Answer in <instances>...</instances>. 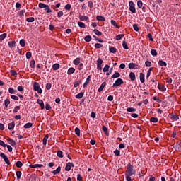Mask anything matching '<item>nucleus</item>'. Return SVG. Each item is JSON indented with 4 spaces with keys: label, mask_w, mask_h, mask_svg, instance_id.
<instances>
[{
    "label": "nucleus",
    "mask_w": 181,
    "mask_h": 181,
    "mask_svg": "<svg viewBox=\"0 0 181 181\" xmlns=\"http://www.w3.org/2000/svg\"><path fill=\"white\" fill-rule=\"evenodd\" d=\"M136 171L134 169V165L131 163H129L127 165V170L125 171V175L127 176H132L133 175H135Z\"/></svg>",
    "instance_id": "1"
},
{
    "label": "nucleus",
    "mask_w": 181,
    "mask_h": 181,
    "mask_svg": "<svg viewBox=\"0 0 181 181\" xmlns=\"http://www.w3.org/2000/svg\"><path fill=\"white\" fill-rule=\"evenodd\" d=\"M38 6L42 9H45L47 13H52V12H53V11L49 7V5L45 4L43 3H39Z\"/></svg>",
    "instance_id": "2"
},
{
    "label": "nucleus",
    "mask_w": 181,
    "mask_h": 181,
    "mask_svg": "<svg viewBox=\"0 0 181 181\" xmlns=\"http://www.w3.org/2000/svg\"><path fill=\"white\" fill-rule=\"evenodd\" d=\"M33 88L35 91H37L38 94H42V88H40V85L37 82L33 83Z\"/></svg>",
    "instance_id": "3"
},
{
    "label": "nucleus",
    "mask_w": 181,
    "mask_h": 181,
    "mask_svg": "<svg viewBox=\"0 0 181 181\" xmlns=\"http://www.w3.org/2000/svg\"><path fill=\"white\" fill-rule=\"evenodd\" d=\"M129 6L130 12H132V13H136V9L135 8V4L134 3V1H129Z\"/></svg>",
    "instance_id": "4"
},
{
    "label": "nucleus",
    "mask_w": 181,
    "mask_h": 181,
    "mask_svg": "<svg viewBox=\"0 0 181 181\" xmlns=\"http://www.w3.org/2000/svg\"><path fill=\"white\" fill-rule=\"evenodd\" d=\"M121 84H124V80L119 78L113 83L112 87H119V86H121Z\"/></svg>",
    "instance_id": "5"
},
{
    "label": "nucleus",
    "mask_w": 181,
    "mask_h": 181,
    "mask_svg": "<svg viewBox=\"0 0 181 181\" xmlns=\"http://www.w3.org/2000/svg\"><path fill=\"white\" fill-rule=\"evenodd\" d=\"M0 156H1V158H2V159H4L5 163H6V165H11V162L9 161V158H8V156H6V155H5V153H1Z\"/></svg>",
    "instance_id": "6"
},
{
    "label": "nucleus",
    "mask_w": 181,
    "mask_h": 181,
    "mask_svg": "<svg viewBox=\"0 0 181 181\" xmlns=\"http://www.w3.org/2000/svg\"><path fill=\"white\" fill-rule=\"evenodd\" d=\"M129 77L132 81H135L136 76L134 72H130Z\"/></svg>",
    "instance_id": "7"
},
{
    "label": "nucleus",
    "mask_w": 181,
    "mask_h": 181,
    "mask_svg": "<svg viewBox=\"0 0 181 181\" xmlns=\"http://www.w3.org/2000/svg\"><path fill=\"white\" fill-rule=\"evenodd\" d=\"M90 78H91V76H88L85 81V83H83V88H86V87H87V86L88 85V83H90Z\"/></svg>",
    "instance_id": "8"
},
{
    "label": "nucleus",
    "mask_w": 181,
    "mask_h": 181,
    "mask_svg": "<svg viewBox=\"0 0 181 181\" xmlns=\"http://www.w3.org/2000/svg\"><path fill=\"white\" fill-rule=\"evenodd\" d=\"M62 170V167L59 166L56 170L52 171L53 175H58V173H60V171Z\"/></svg>",
    "instance_id": "9"
},
{
    "label": "nucleus",
    "mask_w": 181,
    "mask_h": 181,
    "mask_svg": "<svg viewBox=\"0 0 181 181\" xmlns=\"http://www.w3.org/2000/svg\"><path fill=\"white\" fill-rule=\"evenodd\" d=\"M158 64L159 66H160L161 67H166V66H168V64H166L165 62L163 61V60H159L158 61Z\"/></svg>",
    "instance_id": "10"
},
{
    "label": "nucleus",
    "mask_w": 181,
    "mask_h": 181,
    "mask_svg": "<svg viewBox=\"0 0 181 181\" xmlns=\"http://www.w3.org/2000/svg\"><path fill=\"white\" fill-rule=\"evenodd\" d=\"M107 83L105 82H103L101 86H100V88H98V93H101V91H103L104 90V87H105V85Z\"/></svg>",
    "instance_id": "11"
},
{
    "label": "nucleus",
    "mask_w": 181,
    "mask_h": 181,
    "mask_svg": "<svg viewBox=\"0 0 181 181\" xmlns=\"http://www.w3.org/2000/svg\"><path fill=\"white\" fill-rule=\"evenodd\" d=\"M139 78L141 83H145V74L144 73H140Z\"/></svg>",
    "instance_id": "12"
},
{
    "label": "nucleus",
    "mask_w": 181,
    "mask_h": 181,
    "mask_svg": "<svg viewBox=\"0 0 181 181\" xmlns=\"http://www.w3.org/2000/svg\"><path fill=\"white\" fill-rule=\"evenodd\" d=\"M47 139H49V134L45 136L42 140L43 145H46L47 144Z\"/></svg>",
    "instance_id": "13"
},
{
    "label": "nucleus",
    "mask_w": 181,
    "mask_h": 181,
    "mask_svg": "<svg viewBox=\"0 0 181 181\" xmlns=\"http://www.w3.org/2000/svg\"><path fill=\"white\" fill-rule=\"evenodd\" d=\"M79 19L80 21H88V17L86 16L79 15Z\"/></svg>",
    "instance_id": "14"
},
{
    "label": "nucleus",
    "mask_w": 181,
    "mask_h": 181,
    "mask_svg": "<svg viewBox=\"0 0 181 181\" xmlns=\"http://www.w3.org/2000/svg\"><path fill=\"white\" fill-rule=\"evenodd\" d=\"M30 168H43V165H42V164L30 165Z\"/></svg>",
    "instance_id": "15"
},
{
    "label": "nucleus",
    "mask_w": 181,
    "mask_h": 181,
    "mask_svg": "<svg viewBox=\"0 0 181 181\" xmlns=\"http://www.w3.org/2000/svg\"><path fill=\"white\" fill-rule=\"evenodd\" d=\"M16 43V42L15 40L12 41V42H8V45L9 46V47L11 49H12L13 47H15V44Z\"/></svg>",
    "instance_id": "16"
},
{
    "label": "nucleus",
    "mask_w": 181,
    "mask_h": 181,
    "mask_svg": "<svg viewBox=\"0 0 181 181\" xmlns=\"http://www.w3.org/2000/svg\"><path fill=\"white\" fill-rule=\"evenodd\" d=\"M8 129H13L15 128V122H12L8 124Z\"/></svg>",
    "instance_id": "17"
},
{
    "label": "nucleus",
    "mask_w": 181,
    "mask_h": 181,
    "mask_svg": "<svg viewBox=\"0 0 181 181\" xmlns=\"http://www.w3.org/2000/svg\"><path fill=\"white\" fill-rule=\"evenodd\" d=\"M97 21H101L102 22H105V17L102 16H97L96 17Z\"/></svg>",
    "instance_id": "18"
},
{
    "label": "nucleus",
    "mask_w": 181,
    "mask_h": 181,
    "mask_svg": "<svg viewBox=\"0 0 181 181\" xmlns=\"http://www.w3.org/2000/svg\"><path fill=\"white\" fill-rule=\"evenodd\" d=\"M118 77H121V74L119 72H115L112 76V78H118Z\"/></svg>",
    "instance_id": "19"
},
{
    "label": "nucleus",
    "mask_w": 181,
    "mask_h": 181,
    "mask_svg": "<svg viewBox=\"0 0 181 181\" xmlns=\"http://www.w3.org/2000/svg\"><path fill=\"white\" fill-rule=\"evenodd\" d=\"M74 71H76V69L73 67L71 68H69L68 69V72H67V74L70 75V74H73V73H74Z\"/></svg>",
    "instance_id": "20"
},
{
    "label": "nucleus",
    "mask_w": 181,
    "mask_h": 181,
    "mask_svg": "<svg viewBox=\"0 0 181 181\" xmlns=\"http://www.w3.org/2000/svg\"><path fill=\"white\" fill-rule=\"evenodd\" d=\"M78 25L79 28H81V29L86 28V24H84V23H83V22L78 21Z\"/></svg>",
    "instance_id": "21"
},
{
    "label": "nucleus",
    "mask_w": 181,
    "mask_h": 181,
    "mask_svg": "<svg viewBox=\"0 0 181 181\" xmlns=\"http://www.w3.org/2000/svg\"><path fill=\"white\" fill-rule=\"evenodd\" d=\"M76 98L80 99L82 97H84V92H81L78 94L76 95Z\"/></svg>",
    "instance_id": "22"
},
{
    "label": "nucleus",
    "mask_w": 181,
    "mask_h": 181,
    "mask_svg": "<svg viewBox=\"0 0 181 181\" xmlns=\"http://www.w3.org/2000/svg\"><path fill=\"white\" fill-rule=\"evenodd\" d=\"M136 64L135 63H129V69H136Z\"/></svg>",
    "instance_id": "23"
},
{
    "label": "nucleus",
    "mask_w": 181,
    "mask_h": 181,
    "mask_svg": "<svg viewBox=\"0 0 181 181\" xmlns=\"http://www.w3.org/2000/svg\"><path fill=\"white\" fill-rule=\"evenodd\" d=\"M9 104H11V100H9V99H6L4 100V107L8 108V105H9Z\"/></svg>",
    "instance_id": "24"
},
{
    "label": "nucleus",
    "mask_w": 181,
    "mask_h": 181,
    "mask_svg": "<svg viewBox=\"0 0 181 181\" xmlns=\"http://www.w3.org/2000/svg\"><path fill=\"white\" fill-rule=\"evenodd\" d=\"M93 33H95V35H97V36H101V35H103V33L97 29L93 30Z\"/></svg>",
    "instance_id": "25"
},
{
    "label": "nucleus",
    "mask_w": 181,
    "mask_h": 181,
    "mask_svg": "<svg viewBox=\"0 0 181 181\" xmlns=\"http://www.w3.org/2000/svg\"><path fill=\"white\" fill-rule=\"evenodd\" d=\"M122 47H123V49H125V50H128V49H129V47H128V45L127 44L126 41L122 42Z\"/></svg>",
    "instance_id": "26"
},
{
    "label": "nucleus",
    "mask_w": 181,
    "mask_h": 181,
    "mask_svg": "<svg viewBox=\"0 0 181 181\" xmlns=\"http://www.w3.org/2000/svg\"><path fill=\"white\" fill-rule=\"evenodd\" d=\"M59 67H60V64H54L52 65L53 70H59Z\"/></svg>",
    "instance_id": "27"
},
{
    "label": "nucleus",
    "mask_w": 181,
    "mask_h": 181,
    "mask_svg": "<svg viewBox=\"0 0 181 181\" xmlns=\"http://www.w3.org/2000/svg\"><path fill=\"white\" fill-rule=\"evenodd\" d=\"M74 64H75V66H78V64H80V58H76L74 60Z\"/></svg>",
    "instance_id": "28"
},
{
    "label": "nucleus",
    "mask_w": 181,
    "mask_h": 181,
    "mask_svg": "<svg viewBox=\"0 0 181 181\" xmlns=\"http://www.w3.org/2000/svg\"><path fill=\"white\" fill-rule=\"evenodd\" d=\"M8 93H10V94H16V90L13 89V88H9Z\"/></svg>",
    "instance_id": "29"
},
{
    "label": "nucleus",
    "mask_w": 181,
    "mask_h": 181,
    "mask_svg": "<svg viewBox=\"0 0 181 181\" xmlns=\"http://www.w3.org/2000/svg\"><path fill=\"white\" fill-rule=\"evenodd\" d=\"M127 111L128 112H135V111H136V109H135L134 107H128L127 109Z\"/></svg>",
    "instance_id": "30"
},
{
    "label": "nucleus",
    "mask_w": 181,
    "mask_h": 181,
    "mask_svg": "<svg viewBox=\"0 0 181 181\" xmlns=\"http://www.w3.org/2000/svg\"><path fill=\"white\" fill-rule=\"evenodd\" d=\"M110 70V65L106 64L103 68V73H107Z\"/></svg>",
    "instance_id": "31"
},
{
    "label": "nucleus",
    "mask_w": 181,
    "mask_h": 181,
    "mask_svg": "<svg viewBox=\"0 0 181 181\" xmlns=\"http://www.w3.org/2000/svg\"><path fill=\"white\" fill-rule=\"evenodd\" d=\"M8 144H10V145H11L12 146H15L16 145V142H15L12 139H10L8 140Z\"/></svg>",
    "instance_id": "32"
},
{
    "label": "nucleus",
    "mask_w": 181,
    "mask_h": 181,
    "mask_svg": "<svg viewBox=\"0 0 181 181\" xmlns=\"http://www.w3.org/2000/svg\"><path fill=\"white\" fill-rule=\"evenodd\" d=\"M84 40L85 42H91V37L90 35H86L85 37H84Z\"/></svg>",
    "instance_id": "33"
},
{
    "label": "nucleus",
    "mask_w": 181,
    "mask_h": 181,
    "mask_svg": "<svg viewBox=\"0 0 181 181\" xmlns=\"http://www.w3.org/2000/svg\"><path fill=\"white\" fill-rule=\"evenodd\" d=\"M110 53H117V48L112 47L109 49Z\"/></svg>",
    "instance_id": "34"
},
{
    "label": "nucleus",
    "mask_w": 181,
    "mask_h": 181,
    "mask_svg": "<svg viewBox=\"0 0 181 181\" xmlns=\"http://www.w3.org/2000/svg\"><path fill=\"white\" fill-rule=\"evenodd\" d=\"M124 36H125V35H124V34H119V35H117L116 40H121V39H122V37H124Z\"/></svg>",
    "instance_id": "35"
},
{
    "label": "nucleus",
    "mask_w": 181,
    "mask_h": 181,
    "mask_svg": "<svg viewBox=\"0 0 181 181\" xmlns=\"http://www.w3.org/2000/svg\"><path fill=\"white\" fill-rule=\"evenodd\" d=\"M71 170V167L70 166V164L67 163L65 167V170H66V172H70Z\"/></svg>",
    "instance_id": "36"
},
{
    "label": "nucleus",
    "mask_w": 181,
    "mask_h": 181,
    "mask_svg": "<svg viewBox=\"0 0 181 181\" xmlns=\"http://www.w3.org/2000/svg\"><path fill=\"white\" fill-rule=\"evenodd\" d=\"M33 124L28 122L24 125V128L28 129V128H32V126Z\"/></svg>",
    "instance_id": "37"
},
{
    "label": "nucleus",
    "mask_w": 181,
    "mask_h": 181,
    "mask_svg": "<svg viewBox=\"0 0 181 181\" xmlns=\"http://www.w3.org/2000/svg\"><path fill=\"white\" fill-rule=\"evenodd\" d=\"M58 158H63V151L59 150L57 153Z\"/></svg>",
    "instance_id": "38"
},
{
    "label": "nucleus",
    "mask_w": 181,
    "mask_h": 181,
    "mask_svg": "<svg viewBox=\"0 0 181 181\" xmlns=\"http://www.w3.org/2000/svg\"><path fill=\"white\" fill-rule=\"evenodd\" d=\"M16 166L17 168H22L23 166V164L21 161H17L16 163Z\"/></svg>",
    "instance_id": "39"
},
{
    "label": "nucleus",
    "mask_w": 181,
    "mask_h": 181,
    "mask_svg": "<svg viewBox=\"0 0 181 181\" xmlns=\"http://www.w3.org/2000/svg\"><path fill=\"white\" fill-rule=\"evenodd\" d=\"M142 5H144V4L142 3V1L139 0L137 1V6H138V8H139V9H141V8H142Z\"/></svg>",
    "instance_id": "40"
},
{
    "label": "nucleus",
    "mask_w": 181,
    "mask_h": 181,
    "mask_svg": "<svg viewBox=\"0 0 181 181\" xmlns=\"http://www.w3.org/2000/svg\"><path fill=\"white\" fill-rule=\"evenodd\" d=\"M19 110H21V106H16L13 110V112L16 114V112H18V111H19Z\"/></svg>",
    "instance_id": "41"
},
{
    "label": "nucleus",
    "mask_w": 181,
    "mask_h": 181,
    "mask_svg": "<svg viewBox=\"0 0 181 181\" xmlns=\"http://www.w3.org/2000/svg\"><path fill=\"white\" fill-rule=\"evenodd\" d=\"M80 84H81V80L76 81L74 84V87H78Z\"/></svg>",
    "instance_id": "42"
},
{
    "label": "nucleus",
    "mask_w": 181,
    "mask_h": 181,
    "mask_svg": "<svg viewBox=\"0 0 181 181\" xmlns=\"http://www.w3.org/2000/svg\"><path fill=\"white\" fill-rule=\"evenodd\" d=\"M110 22H111V24H112L113 26H115V28H119V26H118V25H117V22H115V21L111 20Z\"/></svg>",
    "instance_id": "43"
},
{
    "label": "nucleus",
    "mask_w": 181,
    "mask_h": 181,
    "mask_svg": "<svg viewBox=\"0 0 181 181\" xmlns=\"http://www.w3.org/2000/svg\"><path fill=\"white\" fill-rule=\"evenodd\" d=\"M151 54L152 56H158V52H156V49H151Z\"/></svg>",
    "instance_id": "44"
},
{
    "label": "nucleus",
    "mask_w": 181,
    "mask_h": 181,
    "mask_svg": "<svg viewBox=\"0 0 181 181\" xmlns=\"http://www.w3.org/2000/svg\"><path fill=\"white\" fill-rule=\"evenodd\" d=\"M30 66L31 69H35V60L33 59L30 62Z\"/></svg>",
    "instance_id": "45"
},
{
    "label": "nucleus",
    "mask_w": 181,
    "mask_h": 181,
    "mask_svg": "<svg viewBox=\"0 0 181 181\" xmlns=\"http://www.w3.org/2000/svg\"><path fill=\"white\" fill-rule=\"evenodd\" d=\"M171 119H173V121H177V119H179V117L176 115H174L171 117Z\"/></svg>",
    "instance_id": "46"
},
{
    "label": "nucleus",
    "mask_w": 181,
    "mask_h": 181,
    "mask_svg": "<svg viewBox=\"0 0 181 181\" xmlns=\"http://www.w3.org/2000/svg\"><path fill=\"white\" fill-rule=\"evenodd\" d=\"M6 36H7L6 33H3V34L0 35V41L4 40V39H5L6 37Z\"/></svg>",
    "instance_id": "47"
},
{
    "label": "nucleus",
    "mask_w": 181,
    "mask_h": 181,
    "mask_svg": "<svg viewBox=\"0 0 181 181\" xmlns=\"http://www.w3.org/2000/svg\"><path fill=\"white\" fill-rule=\"evenodd\" d=\"M75 133L78 136H80V129L78 127L75 128Z\"/></svg>",
    "instance_id": "48"
},
{
    "label": "nucleus",
    "mask_w": 181,
    "mask_h": 181,
    "mask_svg": "<svg viewBox=\"0 0 181 181\" xmlns=\"http://www.w3.org/2000/svg\"><path fill=\"white\" fill-rule=\"evenodd\" d=\"M26 21H27L28 22H35V18H33V17H29V18H26Z\"/></svg>",
    "instance_id": "49"
},
{
    "label": "nucleus",
    "mask_w": 181,
    "mask_h": 181,
    "mask_svg": "<svg viewBox=\"0 0 181 181\" xmlns=\"http://www.w3.org/2000/svg\"><path fill=\"white\" fill-rule=\"evenodd\" d=\"M20 45L22 47H25V40H23V39L20 40Z\"/></svg>",
    "instance_id": "50"
},
{
    "label": "nucleus",
    "mask_w": 181,
    "mask_h": 181,
    "mask_svg": "<svg viewBox=\"0 0 181 181\" xmlns=\"http://www.w3.org/2000/svg\"><path fill=\"white\" fill-rule=\"evenodd\" d=\"M95 49H101V47H103V45L100 44V43H96L95 45Z\"/></svg>",
    "instance_id": "51"
},
{
    "label": "nucleus",
    "mask_w": 181,
    "mask_h": 181,
    "mask_svg": "<svg viewBox=\"0 0 181 181\" xmlns=\"http://www.w3.org/2000/svg\"><path fill=\"white\" fill-rule=\"evenodd\" d=\"M25 56H26V59H30V57H32V52H28Z\"/></svg>",
    "instance_id": "52"
},
{
    "label": "nucleus",
    "mask_w": 181,
    "mask_h": 181,
    "mask_svg": "<svg viewBox=\"0 0 181 181\" xmlns=\"http://www.w3.org/2000/svg\"><path fill=\"white\" fill-rule=\"evenodd\" d=\"M133 28L136 32L139 31V28L138 27V25L136 24L133 25Z\"/></svg>",
    "instance_id": "53"
},
{
    "label": "nucleus",
    "mask_w": 181,
    "mask_h": 181,
    "mask_svg": "<svg viewBox=\"0 0 181 181\" xmlns=\"http://www.w3.org/2000/svg\"><path fill=\"white\" fill-rule=\"evenodd\" d=\"M16 176H17V179H21V176H22V172L17 171L16 172Z\"/></svg>",
    "instance_id": "54"
},
{
    "label": "nucleus",
    "mask_w": 181,
    "mask_h": 181,
    "mask_svg": "<svg viewBox=\"0 0 181 181\" xmlns=\"http://www.w3.org/2000/svg\"><path fill=\"white\" fill-rule=\"evenodd\" d=\"M114 153L116 156H119V155L121 154V151H119V150H115Z\"/></svg>",
    "instance_id": "55"
},
{
    "label": "nucleus",
    "mask_w": 181,
    "mask_h": 181,
    "mask_svg": "<svg viewBox=\"0 0 181 181\" xmlns=\"http://www.w3.org/2000/svg\"><path fill=\"white\" fill-rule=\"evenodd\" d=\"M10 73H11V76H18V73L16 71H15V70L10 71Z\"/></svg>",
    "instance_id": "56"
},
{
    "label": "nucleus",
    "mask_w": 181,
    "mask_h": 181,
    "mask_svg": "<svg viewBox=\"0 0 181 181\" xmlns=\"http://www.w3.org/2000/svg\"><path fill=\"white\" fill-rule=\"evenodd\" d=\"M151 122H158V118L157 117H151L150 119Z\"/></svg>",
    "instance_id": "57"
},
{
    "label": "nucleus",
    "mask_w": 181,
    "mask_h": 181,
    "mask_svg": "<svg viewBox=\"0 0 181 181\" xmlns=\"http://www.w3.org/2000/svg\"><path fill=\"white\" fill-rule=\"evenodd\" d=\"M64 8L66 10V11H70V9H71V4H66L64 7Z\"/></svg>",
    "instance_id": "58"
},
{
    "label": "nucleus",
    "mask_w": 181,
    "mask_h": 181,
    "mask_svg": "<svg viewBox=\"0 0 181 181\" xmlns=\"http://www.w3.org/2000/svg\"><path fill=\"white\" fill-rule=\"evenodd\" d=\"M147 37H148L150 42H153V38L152 37V34L148 33V34L147 35Z\"/></svg>",
    "instance_id": "59"
},
{
    "label": "nucleus",
    "mask_w": 181,
    "mask_h": 181,
    "mask_svg": "<svg viewBox=\"0 0 181 181\" xmlns=\"http://www.w3.org/2000/svg\"><path fill=\"white\" fill-rule=\"evenodd\" d=\"M46 88H47V90H50L51 88H52V83H47V84H46Z\"/></svg>",
    "instance_id": "60"
},
{
    "label": "nucleus",
    "mask_w": 181,
    "mask_h": 181,
    "mask_svg": "<svg viewBox=\"0 0 181 181\" xmlns=\"http://www.w3.org/2000/svg\"><path fill=\"white\" fill-rule=\"evenodd\" d=\"M145 64H146V67H151V66H152V63L150 61H146L145 62Z\"/></svg>",
    "instance_id": "61"
},
{
    "label": "nucleus",
    "mask_w": 181,
    "mask_h": 181,
    "mask_svg": "<svg viewBox=\"0 0 181 181\" xmlns=\"http://www.w3.org/2000/svg\"><path fill=\"white\" fill-rule=\"evenodd\" d=\"M97 64L101 66L103 64V59H101L100 58H98L97 60Z\"/></svg>",
    "instance_id": "62"
},
{
    "label": "nucleus",
    "mask_w": 181,
    "mask_h": 181,
    "mask_svg": "<svg viewBox=\"0 0 181 181\" xmlns=\"http://www.w3.org/2000/svg\"><path fill=\"white\" fill-rule=\"evenodd\" d=\"M24 14H25V10H21L18 13V15H19L20 16H23Z\"/></svg>",
    "instance_id": "63"
},
{
    "label": "nucleus",
    "mask_w": 181,
    "mask_h": 181,
    "mask_svg": "<svg viewBox=\"0 0 181 181\" xmlns=\"http://www.w3.org/2000/svg\"><path fill=\"white\" fill-rule=\"evenodd\" d=\"M125 177L127 181H132L131 179V175H125Z\"/></svg>",
    "instance_id": "64"
}]
</instances>
